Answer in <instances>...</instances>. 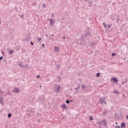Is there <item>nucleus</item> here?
<instances>
[{"label":"nucleus","instance_id":"obj_3","mask_svg":"<svg viewBox=\"0 0 128 128\" xmlns=\"http://www.w3.org/2000/svg\"><path fill=\"white\" fill-rule=\"evenodd\" d=\"M20 92V90L18 88H15L12 90V92H14V94H18Z\"/></svg>","mask_w":128,"mask_h":128},{"label":"nucleus","instance_id":"obj_16","mask_svg":"<svg viewBox=\"0 0 128 128\" xmlns=\"http://www.w3.org/2000/svg\"><path fill=\"white\" fill-rule=\"evenodd\" d=\"M80 85L78 86L77 88H76L75 90H80Z\"/></svg>","mask_w":128,"mask_h":128},{"label":"nucleus","instance_id":"obj_10","mask_svg":"<svg viewBox=\"0 0 128 128\" xmlns=\"http://www.w3.org/2000/svg\"><path fill=\"white\" fill-rule=\"evenodd\" d=\"M61 108H66V105L65 104H63L61 105Z\"/></svg>","mask_w":128,"mask_h":128},{"label":"nucleus","instance_id":"obj_49","mask_svg":"<svg viewBox=\"0 0 128 128\" xmlns=\"http://www.w3.org/2000/svg\"><path fill=\"white\" fill-rule=\"evenodd\" d=\"M60 78H58V80H60Z\"/></svg>","mask_w":128,"mask_h":128},{"label":"nucleus","instance_id":"obj_21","mask_svg":"<svg viewBox=\"0 0 128 128\" xmlns=\"http://www.w3.org/2000/svg\"><path fill=\"white\" fill-rule=\"evenodd\" d=\"M103 26L106 28V24L104 22L103 23Z\"/></svg>","mask_w":128,"mask_h":128},{"label":"nucleus","instance_id":"obj_40","mask_svg":"<svg viewBox=\"0 0 128 128\" xmlns=\"http://www.w3.org/2000/svg\"><path fill=\"white\" fill-rule=\"evenodd\" d=\"M42 46L43 48H44V44H42Z\"/></svg>","mask_w":128,"mask_h":128},{"label":"nucleus","instance_id":"obj_29","mask_svg":"<svg viewBox=\"0 0 128 128\" xmlns=\"http://www.w3.org/2000/svg\"><path fill=\"white\" fill-rule=\"evenodd\" d=\"M43 8H46V4L42 5Z\"/></svg>","mask_w":128,"mask_h":128},{"label":"nucleus","instance_id":"obj_27","mask_svg":"<svg viewBox=\"0 0 128 128\" xmlns=\"http://www.w3.org/2000/svg\"><path fill=\"white\" fill-rule=\"evenodd\" d=\"M2 58H4L2 56H0V60H2Z\"/></svg>","mask_w":128,"mask_h":128},{"label":"nucleus","instance_id":"obj_13","mask_svg":"<svg viewBox=\"0 0 128 128\" xmlns=\"http://www.w3.org/2000/svg\"><path fill=\"white\" fill-rule=\"evenodd\" d=\"M58 47L55 46L54 47V52H58Z\"/></svg>","mask_w":128,"mask_h":128},{"label":"nucleus","instance_id":"obj_18","mask_svg":"<svg viewBox=\"0 0 128 128\" xmlns=\"http://www.w3.org/2000/svg\"><path fill=\"white\" fill-rule=\"evenodd\" d=\"M10 116H12V114H10V113H9L8 114V118H10Z\"/></svg>","mask_w":128,"mask_h":128},{"label":"nucleus","instance_id":"obj_14","mask_svg":"<svg viewBox=\"0 0 128 128\" xmlns=\"http://www.w3.org/2000/svg\"><path fill=\"white\" fill-rule=\"evenodd\" d=\"M108 113V110H104L103 114H106Z\"/></svg>","mask_w":128,"mask_h":128},{"label":"nucleus","instance_id":"obj_42","mask_svg":"<svg viewBox=\"0 0 128 128\" xmlns=\"http://www.w3.org/2000/svg\"><path fill=\"white\" fill-rule=\"evenodd\" d=\"M90 33L88 34V36H90Z\"/></svg>","mask_w":128,"mask_h":128},{"label":"nucleus","instance_id":"obj_7","mask_svg":"<svg viewBox=\"0 0 128 128\" xmlns=\"http://www.w3.org/2000/svg\"><path fill=\"white\" fill-rule=\"evenodd\" d=\"M50 25L52 26V24H54V19L51 18L50 20Z\"/></svg>","mask_w":128,"mask_h":128},{"label":"nucleus","instance_id":"obj_35","mask_svg":"<svg viewBox=\"0 0 128 128\" xmlns=\"http://www.w3.org/2000/svg\"><path fill=\"white\" fill-rule=\"evenodd\" d=\"M116 128H120V126H117V127H116Z\"/></svg>","mask_w":128,"mask_h":128},{"label":"nucleus","instance_id":"obj_34","mask_svg":"<svg viewBox=\"0 0 128 128\" xmlns=\"http://www.w3.org/2000/svg\"><path fill=\"white\" fill-rule=\"evenodd\" d=\"M126 120H128V116H126Z\"/></svg>","mask_w":128,"mask_h":128},{"label":"nucleus","instance_id":"obj_30","mask_svg":"<svg viewBox=\"0 0 128 128\" xmlns=\"http://www.w3.org/2000/svg\"><path fill=\"white\" fill-rule=\"evenodd\" d=\"M108 28H110V25H108Z\"/></svg>","mask_w":128,"mask_h":128},{"label":"nucleus","instance_id":"obj_48","mask_svg":"<svg viewBox=\"0 0 128 128\" xmlns=\"http://www.w3.org/2000/svg\"><path fill=\"white\" fill-rule=\"evenodd\" d=\"M40 88H42V86H40Z\"/></svg>","mask_w":128,"mask_h":128},{"label":"nucleus","instance_id":"obj_9","mask_svg":"<svg viewBox=\"0 0 128 128\" xmlns=\"http://www.w3.org/2000/svg\"><path fill=\"white\" fill-rule=\"evenodd\" d=\"M86 85L84 84H83V85H82V87H81V90H86Z\"/></svg>","mask_w":128,"mask_h":128},{"label":"nucleus","instance_id":"obj_4","mask_svg":"<svg viewBox=\"0 0 128 128\" xmlns=\"http://www.w3.org/2000/svg\"><path fill=\"white\" fill-rule=\"evenodd\" d=\"M22 68H24L25 70H28V68H30V66L28 64L22 66Z\"/></svg>","mask_w":128,"mask_h":128},{"label":"nucleus","instance_id":"obj_45","mask_svg":"<svg viewBox=\"0 0 128 128\" xmlns=\"http://www.w3.org/2000/svg\"><path fill=\"white\" fill-rule=\"evenodd\" d=\"M0 24H1V22H0Z\"/></svg>","mask_w":128,"mask_h":128},{"label":"nucleus","instance_id":"obj_32","mask_svg":"<svg viewBox=\"0 0 128 128\" xmlns=\"http://www.w3.org/2000/svg\"><path fill=\"white\" fill-rule=\"evenodd\" d=\"M120 22V18H118V21H117V22Z\"/></svg>","mask_w":128,"mask_h":128},{"label":"nucleus","instance_id":"obj_44","mask_svg":"<svg viewBox=\"0 0 128 128\" xmlns=\"http://www.w3.org/2000/svg\"><path fill=\"white\" fill-rule=\"evenodd\" d=\"M46 37H48V34H46Z\"/></svg>","mask_w":128,"mask_h":128},{"label":"nucleus","instance_id":"obj_26","mask_svg":"<svg viewBox=\"0 0 128 128\" xmlns=\"http://www.w3.org/2000/svg\"><path fill=\"white\" fill-rule=\"evenodd\" d=\"M2 54H3V56H4V51L2 52Z\"/></svg>","mask_w":128,"mask_h":128},{"label":"nucleus","instance_id":"obj_33","mask_svg":"<svg viewBox=\"0 0 128 128\" xmlns=\"http://www.w3.org/2000/svg\"><path fill=\"white\" fill-rule=\"evenodd\" d=\"M18 66H22V65L20 64V63H18Z\"/></svg>","mask_w":128,"mask_h":128},{"label":"nucleus","instance_id":"obj_46","mask_svg":"<svg viewBox=\"0 0 128 128\" xmlns=\"http://www.w3.org/2000/svg\"><path fill=\"white\" fill-rule=\"evenodd\" d=\"M70 102H72V100H70Z\"/></svg>","mask_w":128,"mask_h":128},{"label":"nucleus","instance_id":"obj_15","mask_svg":"<svg viewBox=\"0 0 128 128\" xmlns=\"http://www.w3.org/2000/svg\"><path fill=\"white\" fill-rule=\"evenodd\" d=\"M13 52H14V50H9V54H12V53Z\"/></svg>","mask_w":128,"mask_h":128},{"label":"nucleus","instance_id":"obj_36","mask_svg":"<svg viewBox=\"0 0 128 128\" xmlns=\"http://www.w3.org/2000/svg\"><path fill=\"white\" fill-rule=\"evenodd\" d=\"M62 38H63V40H66V37L64 36V37Z\"/></svg>","mask_w":128,"mask_h":128},{"label":"nucleus","instance_id":"obj_20","mask_svg":"<svg viewBox=\"0 0 128 128\" xmlns=\"http://www.w3.org/2000/svg\"><path fill=\"white\" fill-rule=\"evenodd\" d=\"M38 42H40V40H42V38H38Z\"/></svg>","mask_w":128,"mask_h":128},{"label":"nucleus","instance_id":"obj_50","mask_svg":"<svg viewBox=\"0 0 128 128\" xmlns=\"http://www.w3.org/2000/svg\"><path fill=\"white\" fill-rule=\"evenodd\" d=\"M118 128V127H116V128Z\"/></svg>","mask_w":128,"mask_h":128},{"label":"nucleus","instance_id":"obj_24","mask_svg":"<svg viewBox=\"0 0 128 128\" xmlns=\"http://www.w3.org/2000/svg\"><path fill=\"white\" fill-rule=\"evenodd\" d=\"M112 56H116V54L115 53H112Z\"/></svg>","mask_w":128,"mask_h":128},{"label":"nucleus","instance_id":"obj_2","mask_svg":"<svg viewBox=\"0 0 128 128\" xmlns=\"http://www.w3.org/2000/svg\"><path fill=\"white\" fill-rule=\"evenodd\" d=\"M104 123V126H108V123H106V120H103L102 121L100 122H98L99 124V128H102V127L100 126H102V124Z\"/></svg>","mask_w":128,"mask_h":128},{"label":"nucleus","instance_id":"obj_37","mask_svg":"<svg viewBox=\"0 0 128 128\" xmlns=\"http://www.w3.org/2000/svg\"><path fill=\"white\" fill-rule=\"evenodd\" d=\"M34 112V109L32 110V112Z\"/></svg>","mask_w":128,"mask_h":128},{"label":"nucleus","instance_id":"obj_43","mask_svg":"<svg viewBox=\"0 0 128 128\" xmlns=\"http://www.w3.org/2000/svg\"><path fill=\"white\" fill-rule=\"evenodd\" d=\"M116 124H118V122H116Z\"/></svg>","mask_w":128,"mask_h":128},{"label":"nucleus","instance_id":"obj_28","mask_svg":"<svg viewBox=\"0 0 128 128\" xmlns=\"http://www.w3.org/2000/svg\"><path fill=\"white\" fill-rule=\"evenodd\" d=\"M90 120H94V118H90Z\"/></svg>","mask_w":128,"mask_h":128},{"label":"nucleus","instance_id":"obj_8","mask_svg":"<svg viewBox=\"0 0 128 128\" xmlns=\"http://www.w3.org/2000/svg\"><path fill=\"white\" fill-rule=\"evenodd\" d=\"M112 80H113L114 82H118V80L117 78H112Z\"/></svg>","mask_w":128,"mask_h":128},{"label":"nucleus","instance_id":"obj_1","mask_svg":"<svg viewBox=\"0 0 128 128\" xmlns=\"http://www.w3.org/2000/svg\"><path fill=\"white\" fill-rule=\"evenodd\" d=\"M60 88H62V86H60V85L56 84L55 87L54 88V90L56 92H60Z\"/></svg>","mask_w":128,"mask_h":128},{"label":"nucleus","instance_id":"obj_23","mask_svg":"<svg viewBox=\"0 0 128 128\" xmlns=\"http://www.w3.org/2000/svg\"><path fill=\"white\" fill-rule=\"evenodd\" d=\"M66 103H67V104H70V100H66Z\"/></svg>","mask_w":128,"mask_h":128},{"label":"nucleus","instance_id":"obj_5","mask_svg":"<svg viewBox=\"0 0 128 128\" xmlns=\"http://www.w3.org/2000/svg\"><path fill=\"white\" fill-rule=\"evenodd\" d=\"M0 104H4V98L2 96H0Z\"/></svg>","mask_w":128,"mask_h":128},{"label":"nucleus","instance_id":"obj_19","mask_svg":"<svg viewBox=\"0 0 128 128\" xmlns=\"http://www.w3.org/2000/svg\"><path fill=\"white\" fill-rule=\"evenodd\" d=\"M114 93L118 94V90H116L114 91Z\"/></svg>","mask_w":128,"mask_h":128},{"label":"nucleus","instance_id":"obj_31","mask_svg":"<svg viewBox=\"0 0 128 128\" xmlns=\"http://www.w3.org/2000/svg\"><path fill=\"white\" fill-rule=\"evenodd\" d=\"M30 44L32 45V46H34V43H32V42H30Z\"/></svg>","mask_w":128,"mask_h":128},{"label":"nucleus","instance_id":"obj_22","mask_svg":"<svg viewBox=\"0 0 128 128\" xmlns=\"http://www.w3.org/2000/svg\"><path fill=\"white\" fill-rule=\"evenodd\" d=\"M0 94H4V92L2 91V90L0 89Z\"/></svg>","mask_w":128,"mask_h":128},{"label":"nucleus","instance_id":"obj_6","mask_svg":"<svg viewBox=\"0 0 128 128\" xmlns=\"http://www.w3.org/2000/svg\"><path fill=\"white\" fill-rule=\"evenodd\" d=\"M120 128H126V123L124 122L122 123Z\"/></svg>","mask_w":128,"mask_h":128},{"label":"nucleus","instance_id":"obj_17","mask_svg":"<svg viewBox=\"0 0 128 128\" xmlns=\"http://www.w3.org/2000/svg\"><path fill=\"white\" fill-rule=\"evenodd\" d=\"M100 73H97L96 74V76L97 78H98L100 76Z\"/></svg>","mask_w":128,"mask_h":128},{"label":"nucleus","instance_id":"obj_47","mask_svg":"<svg viewBox=\"0 0 128 128\" xmlns=\"http://www.w3.org/2000/svg\"><path fill=\"white\" fill-rule=\"evenodd\" d=\"M104 104H106V102H104Z\"/></svg>","mask_w":128,"mask_h":128},{"label":"nucleus","instance_id":"obj_11","mask_svg":"<svg viewBox=\"0 0 128 128\" xmlns=\"http://www.w3.org/2000/svg\"><path fill=\"white\" fill-rule=\"evenodd\" d=\"M100 102L101 104H104V100L102 98H100Z\"/></svg>","mask_w":128,"mask_h":128},{"label":"nucleus","instance_id":"obj_39","mask_svg":"<svg viewBox=\"0 0 128 128\" xmlns=\"http://www.w3.org/2000/svg\"><path fill=\"white\" fill-rule=\"evenodd\" d=\"M8 94H10V92H8L7 94V95L8 96Z\"/></svg>","mask_w":128,"mask_h":128},{"label":"nucleus","instance_id":"obj_25","mask_svg":"<svg viewBox=\"0 0 128 128\" xmlns=\"http://www.w3.org/2000/svg\"><path fill=\"white\" fill-rule=\"evenodd\" d=\"M54 13H52V14L51 16V17L52 18H54Z\"/></svg>","mask_w":128,"mask_h":128},{"label":"nucleus","instance_id":"obj_38","mask_svg":"<svg viewBox=\"0 0 128 128\" xmlns=\"http://www.w3.org/2000/svg\"><path fill=\"white\" fill-rule=\"evenodd\" d=\"M40 78V75L37 76V78Z\"/></svg>","mask_w":128,"mask_h":128},{"label":"nucleus","instance_id":"obj_12","mask_svg":"<svg viewBox=\"0 0 128 128\" xmlns=\"http://www.w3.org/2000/svg\"><path fill=\"white\" fill-rule=\"evenodd\" d=\"M127 82H128V78H126V81H124L122 82V84L124 85V84H126Z\"/></svg>","mask_w":128,"mask_h":128},{"label":"nucleus","instance_id":"obj_41","mask_svg":"<svg viewBox=\"0 0 128 128\" xmlns=\"http://www.w3.org/2000/svg\"><path fill=\"white\" fill-rule=\"evenodd\" d=\"M88 0H85V2H88Z\"/></svg>","mask_w":128,"mask_h":128}]
</instances>
